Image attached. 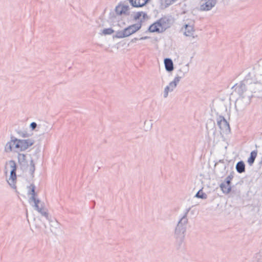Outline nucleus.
I'll list each match as a JSON object with an SVG mask.
<instances>
[{
	"label": "nucleus",
	"instance_id": "21",
	"mask_svg": "<svg viewBox=\"0 0 262 262\" xmlns=\"http://www.w3.org/2000/svg\"><path fill=\"white\" fill-rule=\"evenodd\" d=\"M254 73L249 72L245 77L244 80V82H246L247 84H249L250 86L253 84V79H254Z\"/></svg>",
	"mask_w": 262,
	"mask_h": 262
},
{
	"label": "nucleus",
	"instance_id": "4",
	"mask_svg": "<svg viewBox=\"0 0 262 262\" xmlns=\"http://www.w3.org/2000/svg\"><path fill=\"white\" fill-rule=\"evenodd\" d=\"M190 210V208L187 209L184 214L178 222L174 230V236L179 245L183 243L185 233L186 230V225L188 223L187 214Z\"/></svg>",
	"mask_w": 262,
	"mask_h": 262
},
{
	"label": "nucleus",
	"instance_id": "10",
	"mask_svg": "<svg viewBox=\"0 0 262 262\" xmlns=\"http://www.w3.org/2000/svg\"><path fill=\"white\" fill-rule=\"evenodd\" d=\"M250 90L254 93H257V97L262 98V82L256 81L253 79V84L251 85Z\"/></svg>",
	"mask_w": 262,
	"mask_h": 262
},
{
	"label": "nucleus",
	"instance_id": "15",
	"mask_svg": "<svg viewBox=\"0 0 262 262\" xmlns=\"http://www.w3.org/2000/svg\"><path fill=\"white\" fill-rule=\"evenodd\" d=\"M150 0H128L134 7H142L145 6Z\"/></svg>",
	"mask_w": 262,
	"mask_h": 262
},
{
	"label": "nucleus",
	"instance_id": "27",
	"mask_svg": "<svg viewBox=\"0 0 262 262\" xmlns=\"http://www.w3.org/2000/svg\"><path fill=\"white\" fill-rule=\"evenodd\" d=\"M195 196L202 199H206L207 195L205 193L203 192L202 189H200L198 191Z\"/></svg>",
	"mask_w": 262,
	"mask_h": 262
},
{
	"label": "nucleus",
	"instance_id": "6",
	"mask_svg": "<svg viewBox=\"0 0 262 262\" xmlns=\"http://www.w3.org/2000/svg\"><path fill=\"white\" fill-rule=\"evenodd\" d=\"M31 149L27 150L26 152H18L17 156V160L19 165L23 167H27L29 165H32L33 159L32 154L30 152Z\"/></svg>",
	"mask_w": 262,
	"mask_h": 262
},
{
	"label": "nucleus",
	"instance_id": "14",
	"mask_svg": "<svg viewBox=\"0 0 262 262\" xmlns=\"http://www.w3.org/2000/svg\"><path fill=\"white\" fill-rule=\"evenodd\" d=\"M161 31L164 32L167 28L170 27V19L167 17H163L158 20Z\"/></svg>",
	"mask_w": 262,
	"mask_h": 262
},
{
	"label": "nucleus",
	"instance_id": "1",
	"mask_svg": "<svg viewBox=\"0 0 262 262\" xmlns=\"http://www.w3.org/2000/svg\"><path fill=\"white\" fill-rule=\"evenodd\" d=\"M30 129H25L17 131L19 138L11 137L6 143L4 150L7 154L24 152L32 148L33 146V122L30 124Z\"/></svg>",
	"mask_w": 262,
	"mask_h": 262
},
{
	"label": "nucleus",
	"instance_id": "8",
	"mask_svg": "<svg viewBox=\"0 0 262 262\" xmlns=\"http://www.w3.org/2000/svg\"><path fill=\"white\" fill-rule=\"evenodd\" d=\"M216 121L217 125L219 126L223 133L227 134L230 133V128L229 124L224 117L219 116L217 117Z\"/></svg>",
	"mask_w": 262,
	"mask_h": 262
},
{
	"label": "nucleus",
	"instance_id": "9",
	"mask_svg": "<svg viewBox=\"0 0 262 262\" xmlns=\"http://www.w3.org/2000/svg\"><path fill=\"white\" fill-rule=\"evenodd\" d=\"M200 5V10L208 11L215 7L217 4V0H202Z\"/></svg>",
	"mask_w": 262,
	"mask_h": 262
},
{
	"label": "nucleus",
	"instance_id": "22",
	"mask_svg": "<svg viewBox=\"0 0 262 262\" xmlns=\"http://www.w3.org/2000/svg\"><path fill=\"white\" fill-rule=\"evenodd\" d=\"M235 168L236 171L239 173H242L245 171V164L243 161H240L237 163L236 164Z\"/></svg>",
	"mask_w": 262,
	"mask_h": 262
},
{
	"label": "nucleus",
	"instance_id": "19",
	"mask_svg": "<svg viewBox=\"0 0 262 262\" xmlns=\"http://www.w3.org/2000/svg\"><path fill=\"white\" fill-rule=\"evenodd\" d=\"M164 64L165 69L167 72H171L173 70V63L170 58H165L164 59Z\"/></svg>",
	"mask_w": 262,
	"mask_h": 262
},
{
	"label": "nucleus",
	"instance_id": "34",
	"mask_svg": "<svg viewBox=\"0 0 262 262\" xmlns=\"http://www.w3.org/2000/svg\"><path fill=\"white\" fill-rule=\"evenodd\" d=\"M27 221H28V223L30 224V221H29V220L28 219V213H27Z\"/></svg>",
	"mask_w": 262,
	"mask_h": 262
},
{
	"label": "nucleus",
	"instance_id": "32",
	"mask_svg": "<svg viewBox=\"0 0 262 262\" xmlns=\"http://www.w3.org/2000/svg\"><path fill=\"white\" fill-rule=\"evenodd\" d=\"M176 0H165L166 4L167 5H170L171 3L174 2Z\"/></svg>",
	"mask_w": 262,
	"mask_h": 262
},
{
	"label": "nucleus",
	"instance_id": "16",
	"mask_svg": "<svg viewBox=\"0 0 262 262\" xmlns=\"http://www.w3.org/2000/svg\"><path fill=\"white\" fill-rule=\"evenodd\" d=\"M188 64L185 65L183 68H181L178 72L177 76L175 77V79H177L179 81H180L181 79L185 76V74L188 72Z\"/></svg>",
	"mask_w": 262,
	"mask_h": 262
},
{
	"label": "nucleus",
	"instance_id": "23",
	"mask_svg": "<svg viewBox=\"0 0 262 262\" xmlns=\"http://www.w3.org/2000/svg\"><path fill=\"white\" fill-rule=\"evenodd\" d=\"M257 155V150H253L250 153V156L248 159V163L250 166H252L255 160V158H256Z\"/></svg>",
	"mask_w": 262,
	"mask_h": 262
},
{
	"label": "nucleus",
	"instance_id": "2",
	"mask_svg": "<svg viewBox=\"0 0 262 262\" xmlns=\"http://www.w3.org/2000/svg\"><path fill=\"white\" fill-rule=\"evenodd\" d=\"M47 123L45 121L39 120L37 122H34V138H37L36 140H34V144L37 142L35 150L37 159L40 158L41 156L40 152L42 148L40 142L44 139V134L47 130Z\"/></svg>",
	"mask_w": 262,
	"mask_h": 262
},
{
	"label": "nucleus",
	"instance_id": "12",
	"mask_svg": "<svg viewBox=\"0 0 262 262\" xmlns=\"http://www.w3.org/2000/svg\"><path fill=\"white\" fill-rule=\"evenodd\" d=\"M179 81L175 78L173 80L170 82L168 85H167L164 90L163 97L166 98L168 95L169 92H172L177 87V85Z\"/></svg>",
	"mask_w": 262,
	"mask_h": 262
},
{
	"label": "nucleus",
	"instance_id": "17",
	"mask_svg": "<svg viewBox=\"0 0 262 262\" xmlns=\"http://www.w3.org/2000/svg\"><path fill=\"white\" fill-rule=\"evenodd\" d=\"M254 79L256 81L262 82V61L258 63L257 72L254 76Z\"/></svg>",
	"mask_w": 262,
	"mask_h": 262
},
{
	"label": "nucleus",
	"instance_id": "29",
	"mask_svg": "<svg viewBox=\"0 0 262 262\" xmlns=\"http://www.w3.org/2000/svg\"><path fill=\"white\" fill-rule=\"evenodd\" d=\"M114 31L112 28H107L103 30L102 33L104 35H111Z\"/></svg>",
	"mask_w": 262,
	"mask_h": 262
},
{
	"label": "nucleus",
	"instance_id": "11",
	"mask_svg": "<svg viewBox=\"0 0 262 262\" xmlns=\"http://www.w3.org/2000/svg\"><path fill=\"white\" fill-rule=\"evenodd\" d=\"M142 20H140L139 23L130 25L125 28L127 37L140 30L142 27Z\"/></svg>",
	"mask_w": 262,
	"mask_h": 262
},
{
	"label": "nucleus",
	"instance_id": "31",
	"mask_svg": "<svg viewBox=\"0 0 262 262\" xmlns=\"http://www.w3.org/2000/svg\"><path fill=\"white\" fill-rule=\"evenodd\" d=\"M116 12L117 14L119 15L124 14V12L122 11V9H121L120 6H118L116 8Z\"/></svg>",
	"mask_w": 262,
	"mask_h": 262
},
{
	"label": "nucleus",
	"instance_id": "26",
	"mask_svg": "<svg viewBox=\"0 0 262 262\" xmlns=\"http://www.w3.org/2000/svg\"><path fill=\"white\" fill-rule=\"evenodd\" d=\"M114 37L117 38H122L127 37L125 29L122 31H117Z\"/></svg>",
	"mask_w": 262,
	"mask_h": 262
},
{
	"label": "nucleus",
	"instance_id": "35",
	"mask_svg": "<svg viewBox=\"0 0 262 262\" xmlns=\"http://www.w3.org/2000/svg\"><path fill=\"white\" fill-rule=\"evenodd\" d=\"M137 40H138V38H135L133 39H132V41L134 42V41Z\"/></svg>",
	"mask_w": 262,
	"mask_h": 262
},
{
	"label": "nucleus",
	"instance_id": "25",
	"mask_svg": "<svg viewBox=\"0 0 262 262\" xmlns=\"http://www.w3.org/2000/svg\"><path fill=\"white\" fill-rule=\"evenodd\" d=\"M141 16H142L143 18L141 20H142L143 22V20L145 19V18L147 17V14L146 13L143 12H138L135 14L133 18L135 20H137L138 19H140Z\"/></svg>",
	"mask_w": 262,
	"mask_h": 262
},
{
	"label": "nucleus",
	"instance_id": "36",
	"mask_svg": "<svg viewBox=\"0 0 262 262\" xmlns=\"http://www.w3.org/2000/svg\"><path fill=\"white\" fill-rule=\"evenodd\" d=\"M33 170H34V171L35 170V169H34V168L33 169Z\"/></svg>",
	"mask_w": 262,
	"mask_h": 262
},
{
	"label": "nucleus",
	"instance_id": "7",
	"mask_svg": "<svg viewBox=\"0 0 262 262\" xmlns=\"http://www.w3.org/2000/svg\"><path fill=\"white\" fill-rule=\"evenodd\" d=\"M25 188L23 196L24 199L30 204L33 201V183L32 179L30 178L29 180H26L25 182Z\"/></svg>",
	"mask_w": 262,
	"mask_h": 262
},
{
	"label": "nucleus",
	"instance_id": "28",
	"mask_svg": "<svg viewBox=\"0 0 262 262\" xmlns=\"http://www.w3.org/2000/svg\"><path fill=\"white\" fill-rule=\"evenodd\" d=\"M234 174V171L231 172L230 174L226 178L225 182H226L228 185H231V181L233 179Z\"/></svg>",
	"mask_w": 262,
	"mask_h": 262
},
{
	"label": "nucleus",
	"instance_id": "33",
	"mask_svg": "<svg viewBox=\"0 0 262 262\" xmlns=\"http://www.w3.org/2000/svg\"><path fill=\"white\" fill-rule=\"evenodd\" d=\"M148 37L147 36H145V37H142L140 38V40H144V39H146L147 38H148Z\"/></svg>",
	"mask_w": 262,
	"mask_h": 262
},
{
	"label": "nucleus",
	"instance_id": "20",
	"mask_svg": "<svg viewBox=\"0 0 262 262\" xmlns=\"http://www.w3.org/2000/svg\"><path fill=\"white\" fill-rule=\"evenodd\" d=\"M246 84L247 83L244 82V81H242L239 85H235V90L237 91L239 95H242L246 91Z\"/></svg>",
	"mask_w": 262,
	"mask_h": 262
},
{
	"label": "nucleus",
	"instance_id": "24",
	"mask_svg": "<svg viewBox=\"0 0 262 262\" xmlns=\"http://www.w3.org/2000/svg\"><path fill=\"white\" fill-rule=\"evenodd\" d=\"M220 188L224 193L228 194L231 190V185H228L226 182L220 185Z\"/></svg>",
	"mask_w": 262,
	"mask_h": 262
},
{
	"label": "nucleus",
	"instance_id": "5",
	"mask_svg": "<svg viewBox=\"0 0 262 262\" xmlns=\"http://www.w3.org/2000/svg\"><path fill=\"white\" fill-rule=\"evenodd\" d=\"M34 210H36L41 216L45 217L47 220L49 219L48 209L46 207L44 202L41 201L37 198V194L35 191L34 186Z\"/></svg>",
	"mask_w": 262,
	"mask_h": 262
},
{
	"label": "nucleus",
	"instance_id": "30",
	"mask_svg": "<svg viewBox=\"0 0 262 262\" xmlns=\"http://www.w3.org/2000/svg\"><path fill=\"white\" fill-rule=\"evenodd\" d=\"M121 9H122V11L124 12V14H128V10H129V7L126 5H124L122 6H120Z\"/></svg>",
	"mask_w": 262,
	"mask_h": 262
},
{
	"label": "nucleus",
	"instance_id": "13",
	"mask_svg": "<svg viewBox=\"0 0 262 262\" xmlns=\"http://www.w3.org/2000/svg\"><path fill=\"white\" fill-rule=\"evenodd\" d=\"M185 31L184 35L187 36H193L194 32V22L191 21L187 24L185 25Z\"/></svg>",
	"mask_w": 262,
	"mask_h": 262
},
{
	"label": "nucleus",
	"instance_id": "3",
	"mask_svg": "<svg viewBox=\"0 0 262 262\" xmlns=\"http://www.w3.org/2000/svg\"><path fill=\"white\" fill-rule=\"evenodd\" d=\"M16 169L17 165L14 160H11L6 163L5 173L6 176V180L9 186L14 190H16Z\"/></svg>",
	"mask_w": 262,
	"mask_h": 262
},
{
	"label": "nucleus",
	"instance_id": "18",
	"mask_svg": "<svg viewBox=\"0 0 262 262\" xmlns=\"http://www.w3.org/2000/svg\"><path fill=\"white\" fill-rule=\"evenodd\" d=\"M148 31L150 32L162 33L161 28H160L158 21L152 24L148 28Z\"/></svg>",
	"mask_w": 262,
	"mask_h": 262
}]
</instances>
